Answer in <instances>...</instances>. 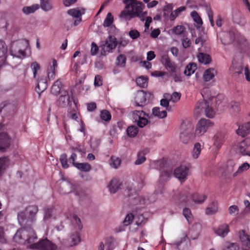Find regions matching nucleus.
Segmentation results:
<instances>
[{"mask_svg": "<svg viewBox=\"0 0 250 250\" xmlns=\"http://www.w3.org/2000/svg\"><path fill=\"white\" fill-rule=\"evenodd\" d=\"M38 211L37 206H29L25 210L18 214V219L22 227H29L36 220V215Z\"/></svg>", "mask_w": 250, "mask_h": 250, "instance_id": "nucleus-1", "label": "nucleus"}, {"mask_svg": "<svg viewBox=\"0 0 250 250\" xmlns=\"http://www.w3.org/2000/svg\"><path fill=\"white\" fill-rule=\"evenodd\" d=\"M23 229H19L14 236V240L16 242H21L23 240L28 243H31L37 238L32 229L30 227H22Z\"/></svg>", "mask_w": 250, "mask_h": 250, "instance_id": "nucleus-2", "label": "nucleus"}, {"mask_svg": "<svg viewBox=\"0 0 250 250\" xmlns=\"http://www.w3.org/2000/svg\"><path fill=\"white\" fill-rule=\"evenodd\" d=\"M144 8L145 5L144 4L139 6H137L134 9L130 10V11H127L126 14L119 18L121 21H129L132 19L139 17L141 21H144L145 20V18L147 14L146 11L143 12Z\"/></svg>", "mask_w": 250, "mask_h": 250, "instance_id": "nucleus-3", "label": "nucleus"}, {"mask_svg": "<svg viewBox=\"0 0 250 250\" xmlns=\"http://www.w3.org/2000/svg\"><path fill=\"white\" fill-rule=\"evenodd\" d=\"M26 43L24 41H14L11 43L10 52L11 55L18 58L26 56L25 47Z\"/></svg>", "mask_w": 250, "mask_h": 250, "instance_id": "nucleus-4", "label": "nucleus"}, {"mask_svg": "<svg viewBox=\"0 0 250 250\" xmlns=\"http://www.w3.org/2000/svg\"><path fill=\"white\" fill-rule=\"evenodd\" d=\"M195 112L199 114L201 112H204L206 116L208 118H213L215 114V112L209 103L205 100L199 101L196 104Z\"/></svg>", "mask_w": 250, "mask_h": 250, "instance_id": "nucleus-5", "label": "nucleus"}, {"mask_svg": "<svg viewBox=\"0 0 250 250\" xmlns=\"http://www.w3.org/2000/svg\"><path fill=\"white\" fill-rule=\"evenodd\" d=\"M31 249L39 250H57V246L47 239H42L30 246Z\"/></svg>", "mask_w": 250, "mask_h": 250, "instance_id": "nucleus-6", "label": "nucleus"}, {"mask_svg": "<svg viewBox=\"0 0 250 250\" xmlns=\"http://www.w3.org/2000/svg\"><path fill=\"white\" fill-rule=\"evenodd\" d=\"M160 182L162 184L167 182L172 175V167L164 162L160 164Z\"/></svg>", "mask_w": 250, "mask_h": 250, "instance_id": "nucleus-7", "label": "nucleus"}, {"mask_svg": "<svg viewBox=\"0 0 250 250\" xmlns=\"http://www.w3.org/2000/svg\"><path fill=\"white\" fill-rule=\"evenodd\" d=\"M117 43L116 38L113 36L109 35L104 43L101 45V47L103 50V52H101L102 55H105L106 52H110L115 49Z\"/></svg>", "mask_w": 250, "mask_h": 250, "instance_id": "nucleus-8", "label": "nucleus"}, {"mask_svg": "<svg viewBox=\"0 0 250 250\" xmlns=\"http://www.w3.org/2000/svg\"><path fill=\"white\" fill-rule=\"evenodd\" d=\"M213 125V123L210 120L206 119H201L198 123L195 130L197 135H202L204 134L209 127Z\"/></svg>", "mask_w": 250, "mask_h": 250, "instance_id": "nucleus-9", "label": "nucleus"}, {"mask_svg": "<svg viewBox=\"0 0 250 250\" xmlns=\"http://www.w3.org/2000/svg\"><path fill=\"white\" fill-rule=\"evenodd\" d=\"M175 203L178 205L188 206L191 205L189 194L186 191L179 192L173 197Z\"/></svg>", "mask_w": 250, "mask_h": 250, "instance_id": "nucleus-10", "label": "nucleus"}, {"mask_svg": "<svg viewBox=\"0 0 250 250\" xmlns=\"http://www.w3.org/2000/svg\"><path fill=\"white\" fill-rule=\"evenodd\" d=\"M161 62L166 69L170 71L171 75H173V73L177 72L176 65L170 60L167 54H164L162 56Z\"/></svg>", "mask_w": 250, "mask_h": 250, "instance_id": "nucleus-11", "label": "nucleus"}, {"mask_svg": "<svg viewBox=\"0 0 250 250\" xmlns=\"http://www.w3.org/2000/svg\"><path fill=\"white\" fill-rule=\"evenodd\" d=\"M125 195L129 197L135 195L132 198L133 200L132 203L133 205H144L145 204V198L143 197L139 196L137 195L135 190L132 189L131 188H127L126 190H125Z\"/></svg>", "mask_w": 250, "mask_h": 250, "instance_id": "nucleus-12", "label": "nucleus"}, {"mask_svg": "<svg viewBox=\"0 0 250 250\" xmlns=\"http://www.w3.org/2000/svg\"><path fill=\"white\" fill-rule=\"evenodd\" d=\"M60 191L63 194H68L72 191L75 192L76 195H79L73 185L68 181L63 179L59 181Z\"/></svg>", "mask_w": 250, "mask_h": 250, "instance_id": "nucleus-13", "label": "nucleus"}, {"mask_svg": "<svg viewBox=\"0 0 250 250\" xmlns=\"http://www.w3.org/2000/svg\"><path fill=\"white\" fill-rule=\"evenodd\" d=\"M188 168L186 166H180L177 167L174 171V176L181 182L184 181L188 175Z\"/></svg>", "mask_w": 250, "mask_h": 250, "instance_id": "nucleus-14", "label": "nucleus"}, {"mask_svg": "<svg viewBox=\"0 0 250 250\" xmlns=\"http://www.w3.org/2000/svg\"><path fill=\"white\" fill-rule=\"evenodd\" d=\"M146 93L143 90L137 91L135 97L134 104L135 106H143L146 102Z\"/></svg>", "mask_w": 250, "mask_h": 250, "instance_id": "nucleus-15", "label": "nucleus"}, {"mask_svg": "<svg viewBox=\"0 0 250 250\" xmlns=\"http://www.w3.org/2000/svg\"><path fill=\"white\" fill-rule=\"evenodd\" d=\"M61 93V95L57 101V104L59 106L64 107L70 103V97L68 92L66 90L62 91Z\"/></svg>", "mask_w": 250, "mask_h": 250, "instance_id": "nucleus-16", "label": "nucleus"}, {"mask_svg": "<svg viewBox=\"0 0 250 250\" xmlns=\"http://www.w3.org/2000/svg\"><path fill=\"white\" fill-rule=\"evenodd\" d=\"M10 139L7 133L1 132L0 133V151H4L10 145Z\"/></svg>", "mask_w": 250, "mask_h": 250, "instance_id": "nucleus-17", "label": "nucleus"}, {"mask_svg": "<svg viewBox=\"0 0 250 250\" xmlns=\"http://www.w3.org/2000/svg\"><path fill=\"white\" fill-rule=\"evenodd\" d=\"M143 4L142 2L137 1V0H132V2L125 5L124 9L119 14V18L126 14L127 11H130V10L134 9L137 6H139L143 5Z\"/></svg>", "mask_w": 250, "mask_h": 250, "instance_id": "nucleus-18", "label": "nucleus"}, {"mask_svg": "<svg viewBox=\"0 0 250 250\" xmlns=\"http://www.w3.org/2000/svg\"><path fill=\"white\" fill-rule=\"evenodd\" d=\"M15 109L14 104L8 102H4L0 104V113L4 111L8 114L13 113Z\"/></svg>", "mask_w": 250, "mask_h": 250, "instance_id": "nucleus-19", "label": "nucleus"}, {"mask_svg": "<svg viewBox=\"0 0 250 250\" xmlns=\"http://www.w3.org/2000/svg\"><path fill=\"white\" fill-rule=\"evenodd\" d=\"M236 133L238 135L243 137L250 134V122L245 123L242 125L239 126L238 129L236 130Z\"/></svg>", "mask_w": 250, "mask_h": 250, "instance_id": "nucleus-20", "label": "nucleus"}, {"mask_svg": "<svg viewBox=\"0 0 250 250\" xmlns=\"http://www.w3.org/2000/svg\"><path fill=\"white\" fill-rule=\"evenodd\" d=\"M122 183L116 178L111 180L107 187L111 193H115L121 188Z\"/></svg>", "mask_w": 250, "mask_h": 250, "instance_id": "nucleus-21", "label": "nucleus"}, {"mask_svg": "<svg viewBox=\"0 0 250 250\" xmlns=\"http://www.w3.org/2000/svg\"><path fill=\"white\" fill-rule=\"evenodd\" d=\"M215 233L218 235L224 237L229 233V227L226 224H224L220 225L216 229H214Z\"/></svg>", "mask_w": 250, "mask_h": 250, "instance_id": "nucleus-22", "label": "nucleus"}, {"mask_svg": "<svg viewBox=\"0 0 250 250\" xmlns=\"http://www.w3.org/2000/svg\"><path fill=\"white\" fill-rule=\"evenodd\" d=\"M246 148L245 141H243L238 144L234 147L236 153L242 155H248L250 156V151H246Z\"/></svg>", "mask_w": 250, "mask_h": 250, "instance_id": "nucleus-23", "label": "nucleus"}, {"mask_svg": "<svg viewBox=\"0 0 250 250\" xmlns=\"http://www.w3.org/2000/svg\"><path fill=\"white\" fill-rule=\"evenodd\" d=\"M192 129L191 127L188 128L187 131H183L180 134V140L184 144H187L192 136Z\"/></svg>", "mask_w": 250, "mask_h": 250, "instance_id": "nucleus-24", "label": "nucleus"}, {"mask_svg": "<svg viewBox=\"0 0 250 250\" xmlns=\"http://www.w3.org/2000/svg\"><path fill=\"white\" fill-rule=\"evenodd\" d=\"M238 234L243 245L250 249V239L245 231L243 230H240Z\"/></svg>", "mask_w": 250, "mask_h": 250, "instance_id": "nucleus-25", "label": "nucleus"}, {"mask_svg": "<svg viewBox=\"0 0 250 250\" xmlns=\"http://www.w3.org/2000/svg\"><path fill=\"white\" fill-rule=\"evenodd\" d=\"M47 87V83L45 79L41 78L38 80L36 87V91L39 94L42 92Z\"/></svg>", "mask_w": 250, "mask_h": 250, "instance_id": "nucleus-26", "label": "nucleus"}, {"mask_svg": "<svg viewBox=\"0 0 250 250\" xmlns=\"http://www.w3.org/2000/svg\"><path fill=\"white\" fill-rule=\"evenodd\" d=\"M148 152L149 150L148 148H145L143 150L139 151L137 155V160L135 162V164L139 165L144 163L146 160L145 155Z\"/></svg>", "mask_w": 250, "mask_h": 250, "instance_id": "nucleus-27", "label": "nucleus"}, {"mask_svg": "<svg viewBox=\"0 0 250 250\" xmlns=\"http://www.w3.org/2000/svg\"><path fill=\"white\" fill-rule=\"evenodd\" d=\"M216 71L213 68H209L207 69L204 73L203 80L205 82H208L212 79L215 76Z\"/></svg>", "mask_w": 250, "mask_h": 250, "instance_id": "nucleus-28", "label": "nucleus"}, {"mask_svg": "<svg viewBox=\"0 0 250 250\" xmlns=\"http://www.w3.org/2000/svg\"><path fill=\"white\" fill-rule=\"evenodd\" d=\"M197 58L200 62L205 64H208L211 61V57L208 54L203 53H199L197 55Z\"/></svg>", "mask_w": 250, "mask_h": 250, "instance_id": "nucleus-29", "label": "nucleus"}, {"mask_svg": "<svg viewBox=\"0 0 250 250\" xmlns=\"http://www.w3.org/2000/svg\"><path fill=\"white\" fill-rule=\"evenodd\" d=\"M62 86V81L61 79H58L55 82L51 88V93L55 95L60 93L61 89Z\"/></svg>", "mask_w": 250, "mask_h": 250, "instance_id": "nucleus-30", "label": "nucleus"}, {"mask_svg": "<svg viewBox=\"0 0 250 250\" xmlns=\"http://www.w3.org/2000/svg\"><path fill=\"white\" fill-rule=\"evenodd\" d=\"M190 199L195 203L202 204L206 199V196L198 193H194L191 195H190Z\"/></svg>", "mask_w": 250, "mask_h": 250, "instance_id": "nucleus-31", "label": "nucleus"}, {"mask_svg": "<svg viewBox=\"0 0 250 250\" xmlns=\"http://www.w3.org/2000/svg\"><path fill=\"white\" fill-rule=\"evenodd\" d=\"M67 13L72 17L77 19L79 22L82 21V13L78 8L69 9Z\"/></svg>", "mask_w": 250, "mask_h": 250, "instance_id": "nucleus-32", "label": "nucleus"}, {"mask_svg": "<svg viewBox=\"0 0 250 250\" xmlns=\"http://www.w3.org/2000/svg\"><path fill=\"white\" fill-rule=\"evenodd\" d=\"M197 69L196 64L195 63H190L185 68L184 73L187 76H190L193 74Z\"/></svg>", "mask_w": 250, "mask_h": 250, "instance_id": "nucleus-33", "label": "nucleus"}, {"mask_svg": "<svg viewBox=\"0 0 250 250\" xmlns=\"http://www.w3.org/2000/svg\"><path fill=\"white\" fill-rule=\"evenodd\" d=\"M213 146L219 149L224 142L222 135L220 133L216 134L213 137Z\"/></svg>", "mask_w": 250, "mask_h": 250, "instance_id": "nucleus-34", "label": "nucleus"}, {"mask_svg": "<svg viewBox=\"0 0 250 250\" xmlns=\"http://www.w3.org/2000/svg\"><path fill=\"white\" fill-rule=\"evenodd\" d=\"M40 8L38 4H33L31 6H24L22 8V12L26 15L33 13Z\"/></svg>", "mask_w": 250, "mask_h": 250, "instance_id": "nucleus-35", "label": "nucleus"}, {"mask_svg": "<svg viewBox=\"0 0 250 250\" xmlns=\"http://www.w3.org/2000/svg\"><path fill=\"white\" fill-rule=\"evenodd\" d=\"M149 117L148 114H146L143 110H134L132 112V116L133 120L135 122H137V121L142 117V116Z\"/></svg>", "mask_w": 250, "mask_h": 250, "instance_id": "nucleus-36", "label": "nucleus"}, {"mask_svg": "<svg viewBox=\"0 0 250 250\" xmlns=\"http://www.w3.org/2000/svg\"><path fill=\"white\" fill-rule=\"evenodd\" d=\"M152 114L154 116L161 119L166 117L167 115V112L166 110L160 111V108L158 107H155L152 109Z\"/></svg>", "mask_w": 250, "mask_h": 250, "instance_id": "nucleus-37", "label": "nucleus"}, {"mask_svg": "<svg viewBox=\"0 0 250 250\" xmlns=\"http://www.w3.org/2000/svg\"><path fill=\"white\" fill-rule=\"evenodd\" d=\"M244 66L242 63L241 62H235L234 61L229 68V71H238L239 72H243Z\"/></svg>", "mask_w": 250, "mask_h": 250, "instance_id": "nucleus-38", "label": "nucleus"}, {"mask_svg": "<svg viewBox=\"0 0 250 250\" xmlns=\"http://www.w3.org/2000/svg\"><path fill=\"white\" fill-rule=\"evenodd\" d=\"M139 131L137 126L135 125H131L127 127L126 133L127 135L130 137H134L136 136Z\"/></svg>", "mask_w": 250, "mask_h": 250, "instance_id": "nucleus-39", "label": "nucleus"}, {"mask_svg": "<svg viewBox=\"0 0 250 250\" xmlns=\"http://www.w3.org/2000/svg\"><path fill=\"white\" fill-rule=\"evenodd\" d=\"M191 16L192 17L194 21L196 23L197 25H196L197 28H200V26L202 25L203 22L201 18L199 16L198 13L195 11H192L191 13Z\"/></svg>", "mask_w": 250, "mask_h": 250, "instance_id": "nucleus-40", "label": "nucleus"}, {"mask_svg": "<svg viewBox=\"0 0 250 250\" xmlns=\"http://www.w3.org/2000/svg\"><path fill=\"white\" fill-rule=\"evenodd\" d=\"M186 9L185 6H181L178 8L177 9L172 11L169 17V19L170 21H174L177 17L179 16V15L183 11H184Z\"/></svg>", "mask_w": 250, "mask_h": 250, "instance_id": "nucleus-41", "label": "nucleus"}, {"mask_svg": "<svg viewBox=\"0 0 250 250\" xmlns=\"http://www.w3.org/2000/svg\"><path fill=\"white\" fill-rule=\"evenodd\" d=\"M70 246H72L78 244L80 241V237L78 232H75L71 235L69 239Z\"/></svg>", "mask_w": 250, "mask_h": 250, "instance_id": "nucleus-42", "label": "nucleus"}, {"mask_svg": "<svg viewBox=\"0 0 250 250\" xmlns=\"http://www.w3.org/2000/svg\"><path fill=\"white\" fill-rule=\"evenodd\" d=\"M41 8L45 11L50 10L52 8V4L49 0H40Z\"/></svg>", "mask_w": 250, "mask_h": 250, "instance_id": "nucleus-43", "label": "nucleus"}, {"mask_svg": "<svg viewBox=\"0 0 250 250\" xmlns=\"http://www.w3.org/2000/svg\"><path fill=\"white\" fill-rule=\"evenodd\" d=\"M75 167L82 171L88 172L91 169V166L88 163L75 164Z\"/></svg>", "mask_w": 250, "mask_h": 250, "instance_id": "nucleus-44", "label": "nucleus"}, {"mask_svg": "<svg viewBox=\"0 0 250 250\" xmlns=\"http://www.w3.org/2000/svg\"><path fill=\"white\" fill-rule=\"evenodd\" d=\"M218 208L217 203L213 202L210 206L206 208V213L207 215H212L217 211Z\"/></svg>", "mask_w": 250, "mask_h": 250, "instance_id": "nucleus-45", "label": "nucleus"}, {"mask_svg": "<svg viewBox=\"0 0 250 250\" xmlns=\"http://www.w3.org/2000/svg\"><path fill=\"white\" fill-rule=\"evenodd\" d=\"M136 83L140 87L145 88L147 85V79L144 76H140L137 78Z\"/></svg>", "mask_w": 250, "mask_h": 250, "instance_id": "nucleus-46", "label": "nucleus"}, {"mask_svg": "<svg viewBox=\"0 0 250 250\" xmlns=\"http://www.w3.org/2000/svg\"><path fill=\"white\" fill-rule=\"evenodd\" d=\"M114 19L113 16L111 13H108L103 23V26L104 27L110 26L113 22Z\"/></svg>", "mask_w": 250, "mask_h": 250, "instance_id": "nucleus-47", "label": "nucleus"}, {"mask_svg": "<svg viewBox=\"0 0 250 250\" xmlns=\"http://www.w3.org/2000/svg\"><path fill=\"white\" fill-rule=\"evenodd\" d=\"M126 58L124 54H120L117 58V65L121 67H125L126 64Z\"/></svg>", "mask_w": 250, "mask_h": 250, "instance_id": "nucleus-48", "label": "nucleus"}, {"mask_svg": "<svg viewBox=\"0 0 250 250\" xmlns=\"http://www.w3.org/2000/svg\"><path fill=\"white\" fill-rule=\"evenodd\" d=\"M250 165L248 163H244L239 167L237 170L233 174L234 176H236L238 174L241 173L249 169Z\"/></svg>", "mask_w": 250, "mask_h": 250, "instance_id": "nucleus-49", "label": "nucleus"}, {"mask_svg": "<svg viewBox=\"0 0 250 250\" xmlns=\"http://www.w3.org/2000/svg\"><path fill=\"white\" fill-rule=\"evenodd\" d=\"M101 119L105 122H109L111 118V115L110 112L107 110H104L101 112Z\"/></svg>", "mask_w": 250, "mask_h": 250, "instance_id": "nucleus-50", "label": "nucleus"}, {"mask_svg": "<svg viewBox=\"0 0 250 250\" xmlns=\"http://www.w3.org/2000/svg\"><path fill=\"white\" fill-rule=\"evenodd\" d=\"M186 28L183 25H177L174 27H173L172 30V33L177 35H182L185 31Z\"/></svg>", "mask_w": 250, "mask_h": 250, "instance_id": "nucleus-51", "label": "nucleus"}, {"mask_svg": "<svg viewBox=\"0 0 250 250\" xmlns=\"http://www.w3.org/2000/svg\"><path fill=\"white\" fill-rule=\"evenodd\" d=\"M57 66V62L55 59L52 60V66H50L51 72H48V77L49 79H53L55 74V68Z\"/></svg>", "mask_w": 250, "mask_h": 250, "instance_id": "nucleus-52", "label": "nucleus"}, {"mask_svg": "<svg viewBox=\"0 0 250 250\" xmlns=\"http://www.w3.org/2000/svg\"><path fill=\"white\" fill-rule=\"evenodd\" d=\"M201 152V145L199 143L194 145V147L192 151V156L194 159L198 157Z\"/></svg>", "mask_w": 250, "mask_h": 250, "instance_id": "nucleus-53", "label": "nucleus"}, {"mask_svg": "<svg viewBox=\"0 0 250 250\" xmlns=\"http://www.w3.org/2000/svg\"><path fill=\"white\" fill-rule=\"evenodd\" d=\"M60 161L63 168H67L68 167L69 165L67 163V155L66 154L64 153L61 155Z\"/></svg>", "mask_w": 250, "mask_h": 250, "instance_id": "nucleus-54", "label": "nucleus"}, {"mask_svg": "<svg viewBox=\"0 0 250 250\" xmlns=\"http://www.w3.org/2000/svg\"><path fill=\"white\" fill-rule=\"evenodd\" d=\"M230 74L231 76L236 79L237 81L240 80L241 79H243L244 77V75L243 73L239 72L238 71H229Z\"/></svg>", "mask_w": 250, "mask_h": 250, "instance_id": "nucleus-55", "label": "nucleus"}, {"mask_svg": "<svg viewBox=\"0 0 250 250\" xmlns=\"http://www.w3.org/2000/svg\"><path fill=\"white\" fill-rule=\"evenodd\" d=\"M143 115L137 121V125L141 128L144 127L147 123L148 120Z\"/></svg>", "mask_w": 250, "mask_h": 250, "instance_id": "nucleus-56", "label": "nucleus"}, {"mask_svg": "<svg viewBox=\"0 0 250 250\" xmlns=\"http://www.w3.org/2000/svg\"><path fill=\"white\" fill-rule=\"evenodd\" d=\"M181 96L180 93L174 92L170 96L169 101H171L173 103H176L180 99Z\"/></svg>", "mask_w": 250, "mask_h": 250, "instance_id": "nucleus-57", "label": "nucleus"}, {"mask_svg": "<svg viewBox=\"0 0 250 250\" xmlns=\"http://www.w3.org/2000/svg\"><path fill=\"white\" fill-rule=\"evenodd\" d=\"M198 226H199V225H196L194 226H193L192 228L189 230V235L190 237V238L192 239H196L199 234V232L197 231L194 234V229H196Z\"/></svg>", "mask_w": 250, "mask_h": 250, "instance_id": "nucleus-58", "label": "nucleus"}, {"mask_svg": "<svg viewBox=\"0 0 250 250\" xmlns=\"http://www.w3.org/2000/svg\"><path fill=\"white\" fill-rule=\"evenodd\" d=\"M31 66L32 68L34 78H36L37 71L40 69V64L36 62H35L31 63Z\"/></svg>", "mask_w": 250, "mask_h": 250, "instance_id": "nucleus-59", "label": "nucleus"}, {"mask_svg": "<svg viewBox=\"0 0 250 250\" xmlns=\"http://www.w3.org/2000/svg\"><path fill=\"white\" fill-rule=\"evenodd\" d=\"M134 218V215H133L132 213H129L128 214L124 221V224L125 226H128L129 225H130L131 223V222L132 221L133 219Z\"/></svg>", "mask_w": 250, "mask_h": 250, "instance_id": "nucleus-60", "label": "nucleus"}, {"mask_svg": "<svg viewBox=\"0 0 250 250\" xmlns=\"http://www.w3.org/2000/svg\"><path fill=\"white\" fill-rule=\"evenodd\" d=\"M183 214L187 219L188 221L189 222L192 216L190 209L187 208H184L183 210Z\"/></svg>", "mask_w": 250, "mask_h": 250, "instance_id": "nucleus-61", "label": "nucleus"}, {"mask_svg": "<svg viewBox=\"0 0 250 250\" xmlns=\"http://www.w3.org/2000/svg\"><path fill=\"white\" fill-rule=\"evenodd\" d=\"M128 35L132 39L135 40L140 36V33L138 30L133 29L129 32Z\"/></svg>", "mask_w": 250, "mask_h": 250, "instance_id": "nucleus-62", "label": "nucleus"}, {"mask_svg": "<svg viewBox=\"0 0 250 250\" xmlns=\"http://www.w3.org/2000/svg\"><path fill=\"white\" fill-rule=\"evenodd\" d=\"M112 166L115 168H117L121 164V160L116 157L112 156L111 158Z\"/></svg>", "mask_w": 250, "mask_h": 250, "instance_id": "nucleus-63", "label": "nucleus"}, {"mask_svg": "<svg viewBox=\"0 0 250 250\" xmlns=\"http://www.w3.org/2000/svg\"><path fill=\"white\" fill-rule=\"evenodd\" d=\"M224 250H239V247L236 243H230L226 246Z\"/></svg>", "mask_w": 250, "mask_h": 250, "instance_id": "nucleus-64", "label": "nucleus"}]
</instances>
